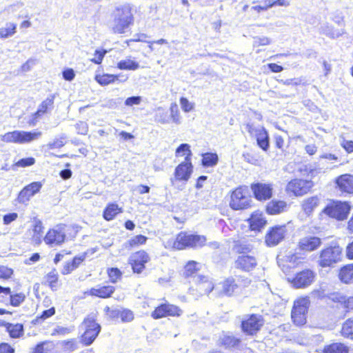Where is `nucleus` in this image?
<instances>
[{
    "instance_id": "obj_21",
    "label": "nucleus",
    "mask_w": 353,
    "mask_h": 353,
    "mask_svg": "<svg viewBox=\"0 0 353 353\" xmlns=\"http://www.w3.org/2000/svg\"><path fill=\"white\" fill-rule=\"evenodd\" d=\"M248 222L250 229L254 231H260L267 223L263 213L259 211L254 212L248 219Z\"/></svg>"
},
{
    "instance_id": "obj_37",
    "label": "nucleus",
    "mask_w": 353,
    "mask_h": 353,
    "mask_svg": "<svg viewBox=\"0 0 353 353\" xmlns=\"http://www.w3.org/2000/svg\"><path fill=\"white\" fill-rule=\"evenodd\" d=\"M308 281L309 272L307 268L299 272L296 277L294 279L292 283L296 288H300L307 286Z\"/></svg>"
},
{
    "instance_id": "obj_28",
    "label": "nucleus",
    "mask_w": 353,
    "mask_h": 353,
    "mask_svg": "<svg viewBox=\"0 0 353 353\" xmlns=\"http://www.w3.org/2000/svg\"><path fill=\"white\" fill-rule=\"evenodd\" d=\"M122 212V208L115 203H110L103 210V217L106 221H112L115 216Z\"/></svg>"
},
{
    "instance_id": "obj_26",
    "label": "nucleus",
    "mask_w": 353,
    "mask_h": 353,
    "mask_svg": "<svg viewBox=\"0 0 353 353\" xmlns=\"http://www.w3.org/2000/svg\"><path fill=\"white\" fill-rule=\"evenodd\" d=\"M236 266L245 271L252 270L256 265L254 257L248 255L239 256L236 261Z\"/></svg>"
},
{
    "instance_id": "obj_19",
    "label": "nucleus",
    "mask_w": 353,
    "mask_h": 353,
    "mask_svg": "<svg viewBox=\"0 0 353 353\" xmlns=\"http://www.w3.org/2000/svg\"><path fill=\"white\" fill-rule=\"evenodd\" d=\"M30 353H60L57 343L52 341H44L37 343Z\"/></svg>"
},
{
    "instance_id": "obj_41",
    "label": "nucleus",
    "mask_w": 353,
    "mask_h": 353,
    "mask_svg": "<svg viewBox=\"0 0 353 353\" xmlns=\"http://www.w3.org/2000/svg\"><path fill=\"white\" fill-rule=\"evenodd\" d=\"M307 310H292V319L294 323L298 326L303 325L306 323Z\"/></svg>"
},
{
    "instance_id": "obj_3",
    "label": "nucleus",
    "mask_w": 353,
    "mask_h": 353,
    "mask_svg": "<svg viewBox=\"0 0 353 353\" xmlns=\"http://www.w3.org/2000/svg\"><path fill=\"white\" fill-rule=\"evenodd\" d=\"M309 251V238L302 239L295 252L288 256L289 266L292 268L307 269L308 267L307 253Z\"/></svg>"
},
{
    "instance_id": "obj_24",
    "label": "nucleus",
    "mask_w": 353,
    "mask_h": 353,
    "mask_svg": "<svg viewBox=\"0 0 353 353\" xmlns=\"http://www.w3.org/2000/svg\"><path fill=\"white\" fill-rule=\"evenodd\" d=\"M127 79L128 77L124 75L103 74L95 76V80L101 85H106L118 80L125 82Z\"/></svg>"
},
{
    "instance_id": "obj_55",
    "label": "nucleus",
    "mask_w": 353,
    "mask_h": 353,
    "mask_svg": "<svg viewBox=\"0 0 353 353\" xmlns=\"http://www.w3.org/2000/svg\"><path fill=\"white\" fill-rule=\"evenodd\" d=\"M180 105H181V109L185 112H189L192 111L194 108V103L189 101V100L185 97H181L180 99Z\"/></svg>"
},
{
    "instance_id": "obj_36",
    "label": "nucleus",
    "mask_w": 353,
    "mask_h": 353,
    "mask_svg": "<svg viewBox=\"0 0 353 353\" xmlns=\"http://www.w3.org/2000/svg\"><path fill=\"white\" fill-rule=\"evenodd\" d=\"M192 153L190 150V145L188 143H182L181 144L175 151V157L176 158L179 157H184V161L191 162V157Z\"/></svg>"
},
{
    "instance_id": "obj_53",
    "label": "nucleus",
    "mask_w": 353,
    "mask_h": 353,
    "mask_svg": "<svg viewBox=\"0 0 353 353\" xmlns=\"http://www.w3.org/2000/svg\"><path fill=\"white\" fill-rule=\"evenodd\" d=\"M156 120L163 124L168 123L170 121L169 117L168 116V112L161 109L158 108L157 113L156 114Z\"/></svg>"
},
{
    "instance_id": "obj_22",
    "label": "nucleus",
    "mask_w": 353,
    "mask_h": 353,
    "mask_svg": "<svg viewBox=\"0 0 353 353\" xmlns=\"http://www.w3.org/2000/svg\"><path fill=\"white\" fill-rule=\"evenodd\" d=\"M336 183L341 191L349 194L353 193V175H341L336 179Z\"/></svg>"
},
{
    "instance_id": "obj_11",
    "label": "nucleus",
    "mask_w": 353,
    "mask_h": 353,
    "mask_svg": "<svg viewBox=\"0 0 353 353\" xmlns=\"http://www.w3.org/2000/svg\"><path fill=\"white\" fill-rule=\"evenodd\" d=\"M65 225H58L48 230L43 238L45 243L50 246L61 245L65 239Z\"/></svg>"
},
{
    "instance_id": "obj_7",
    "label": "nucleus",
    "mask_w": 353,
    "mask_h": 353,
    "mask_svg": "<svg viewBox=\"0 0 353 353\" xmlns=\"http://www.w3.org/2000/svg\"><path fill=\"white\" fill-rule=\"evenodd\" d=\"M264 324L265 319L262 315L252 314L241 321V330L245 335L253 336L258 334Z\"/></svg>"
},
{
    "instance_id": "obj_25",
    "label": "nucleus",
    "mask_w": 353,
    "mask_h": 353,
    "mask_svg": "<svg viewBox=\"0 0 353 353\" xmlns=\"http://www.w3.org/2000/svg\"><path fill=\"white\" fill-rule=\"evenodd\" d=\"M239 288L237 283L234 280L228 279L221 283H219L215 288V290H221V294L227 296H231L236 292Z\"/></svg>"
},
{
    "instance_id": "obj_33",
    "label": "nucleus",
    "mask_w": 353,
    "mask_h": 353,
    "mask_svg": "<svg viewBox=\"0 0 353 353\" xmlns=\"http://www.w3.org/2000/svg\"><path fill=\"white\" fill-rule=\"evenodd\" d=\"M323 353H349V347L343 343H332L325 345Z\"/></svg>"
},
{
    "instance_id": "obj_2",
    "label": "nucleus",
    "mask_w": 353,
    "mask_h": 353,
    "mask_svg": "<svg viewBox=\"0 0 353 353\" xmlns=\"http://www.w3.org/2000/svg\"><path fill=\"white\" fill-rule=\"evenodd\" d=\"M206 238L204 236L191 234L187 232H180L175 240L168 241L165 243V248L183 250L186 248L201 247L205 244Z\"/></svg>"
},
{
    "instance_id": "obj_58",
    "label": "nucleus",
    "mask_w": 353,
    "mask_h": 353,
    "mask_svg": "<svg viewBox=\"0 0 353 353\" xmlns=\"http://www.w3.org/2000/svg\"><path fill=\"white\" fill-rule=\"evenodd\" d=\"M332 19L335 23L338 24L339 26L343 27L345 26L344 16L343 12L341 11L337 10L334 13H333Z\"/></svg>"
},
{
    "instance_id": "obj_57",
    "label": "nucleus",
    "mask_w": 353,
    "mask_h": 353,
    "mask_svg": "<svg viewBox=\"0 0 353 353\" xmlns=\"http://www.w3.org/2000/svg\"><path fill=\"white\" fill-rule=\"evenodd\" d=\"M53 103V99H46L45 101H43L42 102V103L40 105L37 112V114L38 116H40L41 114H43L45 113L48 107L52 105Z\"/></svg>"
},
{
    "instance_id": "obj_60",
    "label": "nucleus",
    "mask_w": 353,
    "mask_h": 353,
    "mask_svg": "<svg viewBox=\"0 0 353 353\" xmlns=\"http://www.w3.org/2000/svg\"><path fill=\"white\" fill-rule=\"evenodd\" d=\"M0 353H15L14 347L6 342L0 343Z\"/></svg>"
},
{
    "instance_id": "obj_1",
    "label": "nucleus",
    "mask_w": 353,
    "mask_h": 353,
    "mask_svg": "<svg viewBox=\"0 0 353 353\" xmlns=\"http://www.w3.org/2000/svg\"><path fill=\"white\" fill-rule=\"evenodd\" d=\"M114 20L112 30L114 33L122 34L134 23L132 7L124 4L117 7L113 12Z\"/></svg>"
},
{
    "instance_id": "obj_34",
    "label": "nucleus",
    "mask_w": 353,
    "mask_h": 353,
    "mask_svg": "<svg viewBox=\"0 0 353 353\" xmlns=\"http://www.w3.org/2000/svg\"><path fill=\"white\" fill-rule=\"evenodd\" d=\"M139 67V63L135 60L132 59L130 57L121 60L117 63V68L120 70L134 71L138 70Z\"/></svg>"
},
{
    "instance_id": "obj_29",
    "label": "nucleus",
    "mask_w": 353,
    "mask_h": 353,
    "mask_svg": "<svg viewBox=\"0 0 353 353\" xmlns=\"http://www.w3.org/2000/svg\"><path fill=\"white\" fill-rule=\"evenodd\" d=\"M114 288L111 285L106 286H97L90 289L88 294L92 296H98L100 298H108L114 292Z\"/></svg>"
},
{
    "instance_id": "obj_16",
    "label": "nucleus",
    "mask_w": 353,
    "mask_h": 353,
    "mask_svg": "<svg viewBox=\"0 0 353 353\" xmlns=\"http://www.w3.org/2000/svg\"><path fill=\"white\" fill-rule=\"evenodd\" d=\"M41 186L40 182H33L26 186L19 194V202L23 203L28 202L32 196L39 192Z\"/></svg>"
},
{
    "instance_id": "obj_32",
    "label": "nucleus",
    "mask_w": 353,
    "mask_h": 353,
    "mask_svg": "<svg viewBox=\"0 0 353 353\" xmlns=\"http://www.w3.org/2000/svg\"><path fill=\"white\" fill-rule=\"evenodd\" d=\"M1 293L6 295H10V305L12 307H19L25 299V295L23 293H18L14 295H11V290L9 288H3L0 286V294Z\"/></svg>"
},
{
    "instance_id": "obj_62",
    "label": "nucleus",
    "mask_w": 353,
    "mask_h": 353,
    "mask_svg": "<svg viewBox=\"0 0 353 353\" xmlns=\"http://www.w3.org/2000/svg\"><path fill=\"white\" fill-rule=\"evenodd\" d=\"M13 273L12 269L6 266H0V279H9Z\"/></svg>"
},
{
    "instance_id": "obj_51",
    "label": "nucleus",
    "mask_w": 353,
    "mask_h": 353,
    "mask_svg": "<svg viewBox=\"0 0 353 353\" xmlns=\"http://www.w3.org/2000/svg\"><path fill=\"white\" fill-rule=\"evenodd\" d=\"M155 301H150L147 303V306L152 307L155 310L157 309H172L173 305H169L166 301L161 300L159 303Z\"/></svg>"
},
{
    "instance_id": "obj_20",
    "label": "nucleus",
    "mask_w": 353,
    "mask_h": 353,
    "mask_svg": "<svg viewBox=\"0 0 353 353\" xmlns=\"http://www.w3.org/2000/svg\"><path fill=\"white\" fill-rule=\"evenodd\" d=\"M0 326L4 327L12 339H19L23 336L24 329L21 323H10L0 321Z\"/></svg>"
},
{
    "instance_id": "obj_14",
    "label": "nucleus",
    "mask_w": 353,
    "mask_h": 353,
    "mask_svg": "<svg viewBox=\"0 0 353 353\" xmlns=\"http://www.w3.org/2000/svg\"><path fill=\"white\" fill-rule=\"evenodd\" d=\"M150 258L147 252L143 250L138 251L132 254L130 257V262L133 271L141 273L145 268V264L149 262Z\"/></svg>"
},
{
    "instance_id": "obj_46",
    "label": "nucleus",
    "mask_w": 353,
    "mask_h": 353,
    "mask_svg": "<svg viewBox=\"0 0 353 353\" xmlns=\"http://www.w3.org/2000/svg\"><path fill=\"white\" fill-rule=\"evenodd\" d=\"M170 117L172 120V122L177 125L181 124V117L177 104L175 103H172L170 105Z\"/></svg>"
},
{
    "instance_id": "obj_17",
    "label": "nucleus",
    "mask_w": 353,
    "mask_h": 353,
    "mask_svg": "<svg viewBox=\"0 0 353 353\" xmlns=\"http://www.w3.org/2000/svg\"><path fill=\"white\" fill-rule=\"evenodd\" d=\"M286 190L296 196H302L307 193L309 185L306 181L295 179L288 184Z\"/></svg>"
},
{
    "instance_id": "obj_27",
    "label": "nucleus",
    "mask_w": 353,
    "mask_h": 353,
    "mask_svg": "<svg viewBox=\"0 0 353 353\" xmlns=\"http://www.w3.org/2000/svg\"><path fill=\"white\" fill-rule=\"evenodd\" d=\"M256 139L258 145L264 151L270 147L269 135L267 130L262 126L259 127L257 134L254 137Z\"/></svg>"
},
{
    "instance_id": "obj_4",
    "label": "nucleus",
    "mask_w": 353,
    "mask_h": 353,
    "mask_svg": "<svg viewBox=\"0 0 353 353\" xmlns=\"http://www.w3.org/2000/svg\"><path fill=\"white\" fill-rule=\"evenodd\" d=\"M252 203L253 200L248 187L239 186L231 192L229 205L232 210H246L250 208Z\"/></svg>"
},
{
    "instance_id": "obj_50",
    "label": "nucleus",
    "mask_w": 353,
    "mask_h": 353,
    "mask_svg": "<svg viewBox=\"0 0 353 353\" xmlns=\"http://www.w3.org/2000/svg\"><path fill=\"white\" fill-rule=\"evenodd\" d=\"M55 310H43L41 315L37 316L35 319L32 320L31 323L33 325L40 324L46 319L53 316Z\"/></svg>"
},
{
    "instance_id": "obj_18",
    "label": "nucleus",
    "mask_w": 353,
    "mask_h": 353,
    "mask_svg": "<svg viewBox=\"0 0 353 353\" xmlns=\"http://www.w3.org/2000/svg\"><path fill=\"white\" fill-rule=\"evenodd\" d=\"M219 345L226 350L239 349L241 345V339L233 334H223L219 338Z\"/></svg>"
},
{
    "instance_id": "obj_35",
    "label": "nucleus",
    "mask_w": 353,
    "mask_h": 353,
    "mask_svg": "<svg viewBox=\"0 0 353 353\" xmlns=\"http://www.w3.org/2000/svg\"><path fill=\"white\" fill-rule=\"evenodd\" d=\"M322 32L324 34L332 39L339 38L345 34L344 28L336 29L332 25L325 24L321 27Z\"/></svg>"
},
{
    "instance_id": "obj_56",
    "label": "nucleus",
    "mask_w": 353,
    "mask_h": 353,
    "mask_svg": "<svg viewBox=\"0 0 353 353\" xmlns=\"http://www.w3.org/2000/svg\"><path fill=\"white\" fill-rule=\"evenodd\" d=\"M309 305L307 297L299 298L294 301L293 309H307Z\"/></svg>"
},
{
    "instance_id": "obj_23",
    "label": "nucleus",
    "mask_w": 353,
    "mask_h": 353,
    "mask_svg": "<svg viewBox=\"0 0 353 353\" xmlns=\"http://www.w3.org/2000/svg\"><path fill=\"white\" fill-rule=\"evenodd\" d=\"M328 298L333 302L339 304L336 306V307H343L345 309H353V296L347 298L341 293H333Z\"/></svg>"
},
{
    "instance_id": "obj_43",
    "label": "nucleus",
    "mask_w": 353,
    "mask_h": 353,
    "mask_svg": "<svg viewBox=\"0 0 353 353\" xmlns=\"http://www.w3.org/2000/svg\"><path fill=\"white\" fill-rule=\"evenodd\" d=\"M219 158L216 153H205L203 154L202 164L205 167H212L216 165Z\"/></svg>"
},
{
    "instance_id": "obj_44",
    "label": "nucleus",
    "mask_w": 353,
    "mask_h": 353,
    "mask_svg": "<svg viewBox=\"0 0 353 353\" xmlns=\"http://www.w3.org/2000/svg\"><path fill=\"white\" fill-rule=\"evenodd\" d=\"M147 237L143 235H137L130 239L126 243L125 247L132 248L141 245H143L146 243Z\"/></svg>"
},
{
    "instance_id": "obj_47",
    "label": "nucleus",
    "mask_w": 353,
    "mask_h": 353,
    "mask_svg": "<svg viewBox=\"0 0 353 353\" xmlns=\"http://www.w3.org/2000/svg\"><path fill=\"white\" fill-rule=\"evenodd\" d=\"M200 264L194 261H189L185 266L184 274L186 276H192L196 271L200 270Z\"/></svg>"
},
{
    "instance_id": "obj_61",
    "label": "nucleus",
    "mask_w": 353,
    "mask_h": 353,
    "mask_svg": "<svg viewBox=\"0 0 353 353\" xmlns=\"http://www.w3.org/2000/svg\"><path fill=\"white\" fill-rule=\"evenodd\" d=\"M77 132L80 134H86L88 131V125L84 121H79L75 125Z\"/></svg>"
},
{
    "instance_id": "obj_30",
    "label": "nucleus",
    "mask_w": 353,
    "mask_h": 353,
    "mask_svg": "<svg viewBox=\"0 0 353 353\" xmlns=\"http://www.w3.org/2000/svg\"><path fill=\"white\" fill-rule=\"evenodd\" d=\"M287 208V203L283 201L272 200L266 206L267 212L270 214H279Z\"/></svg>"
},
{
    "instance_id": "obj_39",
    "label": "nucleus",
    "mask_w": 353,
    "mask_h": 353,
    "mask_svg": "<svg viewBox=\"0 0 353 353\" xmlns=\"http://www.w3.org/2000/svg\"><path fill=\"white\" fill-rule=\"evenodd\" d=\"M17 32V24L12 22L6 23V27L0 28V39H5L12 37Z\"/></svg>"
},
{
    "instance_id": "obj_10",
    "label": "nucleus",
    "mask_w": 353,
    "mask_h": 353,
    "mask_svg": "<svg viewBox=\"0 0 353 353\" xmlns=\"http://www.w3.org/2000/svg\"><path fill=\"white\" fill-rule=\"evenodd\" d=\"M193 172V165L192 162L183 161L179 163L174 170L173 178L170 181L174 185L177 181L187 182Z\"/></svg>"
},
{
    "instance_id": "obj_64",
    "label": "nucleus",
    "mask_w": 353,
    "mask_h": 353,
    "mask_svg": "<svg viewBox=\"0 0 353 353\" xmlns=\"http://www.w3.org/2000/svg\"><path fill=\"white\" fill-rule=\"evenodd\" d=\"M341 145L345 149L348 153L353 152V141L343 139L341 142Z\"/></svg>"
},
{
    "instance_id": "obj_54",
    "label": "nucleus",
    "mask_w": 353,
    "mask_h": 353,
    "mask_svg": "<svg viewBox=\"0 0 353 353\" xmlns=\"http://www.w3.org/2000/svg\"><path fill=\"white\" fill-rule=\"evenodd\" d=\"M271 43V39L267 37H254L253 47L265 46Z\"/></svg>"
},
{
    "instance_id": "obj_13",
    "label": "nucleus",
    "mask_w": 353,
    "mask_h": 353,
    "mask_svg": "<svg viewBox=\"0 0 353 353\" xmlns=\"http://www.w3.org/2000/svg\"><path fill=\"white\" fill-rule=\"evenodd\" d=\"M251 190L254 197L259 201H266L272 196L273 188L270 183H254L251 185Z\"/></svg>"
},
{
    "instance_id": "obj_5",
    "label": "nucleus",
    "mask_w": 353,
    "mask_h": 353,
    "mask_svg": "<svg viewBox=\"0 0 353 353\" xmlns=\"http://www.w3.org/2000/svg\"><path fill=\"white\" fill-rule=\"evenodd\" d=\"M41 136L39 131L14 130L0 135L1 141L7 143L26 144L38 139Z\"/></svg>"
},
{
    "instance_id": "obj_45",
    "label": "nucleus",
    "mask_w": 353,
    "mask_h": 353,
    "mask_svg": "<svg viewBox=\"0 0 353 353\" xmlns=\"http://www.w3.org/2000/svg\"><path fill=\"white\" fill-rule=\"evenodd\" d=\"M58 274L55 270L50 272L46 276V282L52 290H56L57 288Z\"/></svg>"
},
{
    "instance_id": "obj_6",
    "label": "nucleus",
    "mask_w": 353,
    "mask_h": 353,
    "mask_svg": "<svg viewBox=\"0 0 353 353\" xmlns=\"http://www.w3.org/2000/svg\"><path fill=\"white\" fill-rule=\"evenodd\" d=\"M85 327L83 333L80 336V342L84 345H91L101 331V326L97 322L96 315L90 314L83 321Z\"/></svg>"
},
{
    "instance_id": "obj_40",
    "label": "nucleus",
    "mask_w": 353,
    "mask_h": 353,
    "mask_svg": "<svg viewBox=\"0 0 353 353\" xmlns=\"http://www.w3.org/2000/svg\"><path fill=\"white\" fill-rule=\"evenodd\" d=\"M43 227L41 221H37L32 230V239L37 243L40 244L43 238Z\"/></svg>"
},
{
    "instance_id": "obj_9",
    "label": "nucleus",
    "mask_w": 353,
    "mask_h": 353,
    "mask_svg": "<svg viewBox=\"0 0 353 353\" xmlns=\"http://www.w3.org/2000/svg\"><path fill=\"white\" fill-rule=\"evenodd\" d=\"M342 248L337 245L323 250L320 256L319 265L321 267H328L335 263L341 259Z\"/></svg>"
},
{
    "instance_id": "obj_42",
    "label": "nucleus",
    "mask_w": 353,
    "mask_h": 353,
    "mask_svg": "<svg viewBox=\"0 0 353 353\" xmlns=\"http://www.w3.org/2000/svg\"><path fill=\"white\" fill-rule=\"evenodd\" d=\"M341 334L344 338L353 339V319H348L343 323Z\"/></svg>"
},
{
    "instance_id": "obj_49",
    "label": "nucleus",
    "mask_w": 353,
    "mask_h": 353,
    "mask_svg": "<svg viewBox=\"0 0 353 353\" xmlns=\"http://www.w3.org/2000/svg\"><path fill=\"white\" fill-rule=\"evenodd\" d=\"M61 345L65 351L71 352L78 348V341L76 339H70L63 341Z\"/></svg>"
},
{
    "instance_id": "obj_31",
    "label": "nucleus",
    "mask_w": 353,
    "mask_h": 353,
    "mask_svg": "<svg viewBox=\"0 0 353 353\" xmlns=\"http://www.w3.org/2000/svg\"><path fill=\"white\" fill-rule=\"evenodd\" d=\"M339 277L344 283H353V263L341 268L339 271Z\"/></svg>"
},
{
    "instance_id": "obj_15",
    "label": "nucleus",
    "mask_w": 353,
    "mask_h": 353,
    "mask_svg": "<svg viewBox=\"0 0 353 353\" xmlns=\"http://www.w3.org/2000/svg\"><path fill=\"white\" fill-rule=\"evenodd\" d=\"M193 279L196 285L195 290L201 295L207 294L214 289L212 281L207 276L197 275Z\"/></svg>"
},
{
    "instance_id": "obj_12",
    "label": "nucleus",
    "mask_w": 353,
    "mask_h": 353,
    "mask_svg": "<svg viewBox=\"0 0 353 353\" xmlns=\"http://www.w3.org/2000/svg\"><path fill=\"white\" fill-rule=\"evenodd\" d=\"M286 232L285 225L273 227L265 236V243L269 246H275L285 238Z\"/></svg>"
},
{
    "instance_id": "obj_38",
    "label": "nucleus",
    "mask_w": 353,
    "mask_h": 353,
    "mask_svg": "<svg viewBox=\"0 0 353 353\" xmlns=\"http://www.w3.org/2000/svg\"><path fill=\"white\" fill-rule=\"evenodd\" d=\"M115 322H129L134 318L131 310H116L112 315Z\"/></svg>"
},
{
    "instance_id": "obj_52",
    "label": "nucleus",
    "mask_w": 353,
    "mask_h": 353,
    "mask_svg": "<svg viewBox=\"0 0 353 353\" xmlns=\"http://www.w3.org/2000/svg\"><path fill=\"white\" fill-rule=\"evenodd\" d=\"M108 274L111 282L116 283L121 279L122 273L118 268H112L108 269Z\"/></svg>"
},
{
    "instance_id": "obj_8",
    "label": "nucleus",
    "mask_w": 353,
    "mask_h": 353,
    "mask_svg": "<svg viewBox=\"0 0 353 353\" xmlns=\"http://www.w3.org/2000/svg\"><path fill=\"white\" fill-rule=\"evenodd\" d=\"M350 207L346 202H336L327 205L323 212L332 218L343 220L347 218Z\"/></svg>"
},
{
    "instance_id": "obj_63",
    "label": "nucleus",
    "mask_w": 353,
    "mask_h": 353,
    "mask_svg": "<svg viewBox=\"0 0 353 353\" xmlns=\"http://www.w3.org/2000/svg\"><path fill=\"white\" fill-rule=\"evenodd\" d=\"M141 97H128L125 101V105L127 106H132L134 105H139L141 103Z\"/></svg>"
},
{
    "instance_id": "obj_59",
    "label": "nucleus",
    "mask_w": 353,
    "mask_h": 353,
    "mask_svg": "<svg viewBox=\"0 0 353 353\" xmlns=\"http://www.w3.org/2000/svg\"><path fill=\"white\" fill-rule=\"evenodd\" d=\"M34 163H35V159L32 157H29V158L22 159L18 161L14 164V165L17 167L25 168V167L32 165L33 164H34Z\"/></svg>"
},
{
    "instance_id": "obj_48",
    "label": "nucleus",
    "mask_w": 353,
    "mask_h": 353,
    "mask_svg": "<svg viewBox=\"0 0 353 353\" xmlns=\"http://www.w3.org/2000/svg\"><path fill=\"white\" fill-rule=\"evenodd\" d=\"M180 314L178 310H153L151 316L155 319H160L168 316H179Z\"/></svg>"
}]
</instances>
